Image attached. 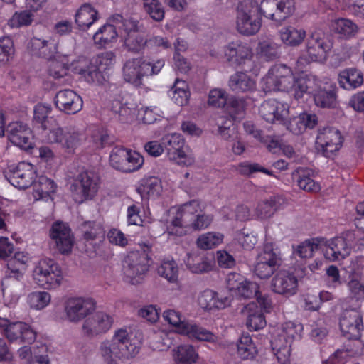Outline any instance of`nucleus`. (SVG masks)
<instances>
[{"instance_id": "nucleus-6", "label": "nucleus", "mask_w": 364, "mask_h": 364, "mask_svg": "<svg viewBox=\"0 0 364 364\" xmlns=\"http://www.w3.org/2000/svg\"><path fill=\"white\" fill-rule=\"evenodd\" d=\"M43 130L46 142L59 144L69 152L73 151L84 139V135L78 128L73 126L61 127L55 122Z\"/></svg>"}, {"instance_id": "nucleus-3", "label": "nucleus", "mask_w": 364, "mask_h": 364, "mask_svg": "<svg viewBox=\"0 0 364 364\" xmlns=\"http://www.w3.org/2000/svg\"><path fill=\"white\" fill-rule=\"evenodd\" d=\"M115 62V55L112 51L102 53L92 59L79 58L72 62L73 70L80 75L88 83L100 84L105 80L103 72L109 69Z\"/></svg>"}, {"instance_id": "nucleus-44", "label": "nucleus", "mask_w": 364, "mask_h": 364, "mask_svg": "<svg viewBox=\"0 0 364 364\" xmlns=\"http://www.w3.org/2000/svg\"><path fill=\"white\" fill-rule=\"evenodd\" d=\"M242 314L247 317L246 325L250 331H257L266 325L264 315L258 309L255 303L247 304L242 310Z\"/></svg>"}, {"instance_id": "nucleus-47", "label": "nucleus", "mask_w": 364, "mask_h": 364, "mask_svg": "<svg viewBox=\"0 0 364 364\" xmlns=\"http://www.w3.org/2000/svg\"><path fill=\"white\" fill-rule=\"evenodd\" d=\"M184 262L187 269L193 274H203L212 269L208 259L196 252L188 253Z\"/></svg>"}, {"instance_id": "nucleus-9", "label": "nucleus", "mask_w": 364, "mask_h": 364, "mask_svg": "<svg viewBox=\"0 0 364 364\" xmlns=\"http://www.w3.org/2000/svg\"><path fill=\"white\" fill-rule=\"evenodd\" d=\"M262 26V17L258 4L254 1H245L237 11L236 29L242 36H251L259 32Z\"/></svg>"}, {"instance_id": "nucleus-7", "label": "nucleus", "mask_w": 364, "mask_h": 364, "mask_svg": "<svg viewBox=\"0 0 364 364\" xmlns=\"http://www.w3.org/2000/svg\"><path fill=\"white\" fill-rule=\"evenodd\" d=\"M164 65L163 60L150 62L144 58H136L127 60L123 66L122 75L124 80L134 87L143 84V78L158 74Z\"/></svg>"}, {"instance_id": "nucleus-38", "label": "nucleus", "mask_w": 364, "mask_h": 364, "mask_svg": "<svg viewBox=\"0 0 364 364\" xmlns=\"http://www.w3.org/2000/svg\"><path fill=\"white\" fill-rule=\"evenodd\" d=\"M111 109L119 115L122 122L132 120L136 113V105L128 95H118L111 102Z\"/></svg>"}, {"instance_id": "nucleus-5", "label": "nucleus", "mask_w": 364, "mask_h": 364, "mask_svg": "<svg viewBox=\"0 0 364 364\" xmlns=\"http://www.w3.org/2000/svg\"><path fill=\"white\" fill-rule=\"evenodd\" d=\"M303 326L299 323L288 321L275 331L271 341L272 351L280 364H288L290 360L291 344L301 338Z\"/></svg>"}, {"instance_id": "nucleus-48", "label": "nucleus", "mask_w": 364, "mask_h": 364, "mask_svg": "<svg viewBox=\"0 0 364 364\" xmlns=\"http://www.w3.org/2000/svg\"><path fill=\"white\" fill-rule=\"evenodd\" d=\"M2 286L5 304L9 306L15 305L20 298L21 289V283L16 279L9 277L4 279Z\"/></svg>"}, {"instance_id": "nucleus-42", "label": "nucleus", "mask_w": 364, "mask_h": 364, "mask_svg": "<svg viewBox=\"0 0 364 364\" xmlns=\"http://www.w3.org/2000/svg\"><path fill=\"white\" fill-rule=\"evenodd\" d=\"M338 80L341 87L347 90H352L363 85V75L360 70L349 68L339 73Z\"/></svg>"}, {"instance_id": "nucleus-50", "label": "nucleus", "mask_w": 364, "mask_h": 364, "mask_svg": "<svg viewBox=\"0 0 364 364\" xmlns=\"http://www.w3.org/2000/svg\"><path fill=\"white\" fill-rule=\"evenodd\" d=\"M168 96L177 105H187L190 97L188 84L184 80L176 79L173 85L168 91Z\"/></svg>"}, {"instance_id": "nucleus-24", "label": "nucleus", "mask_w": 364, "mask_h": 364, "mask_svg": "<svg viewBox=\"0 0 364 364\" xmlns=\"http://www.w3.org/2000/svg\"><path fill=\"white\" fill-rule=\"evenodd\" d=\"M208 102L213 107H224L225 111L235 119L242 117L244 110L243 102L234 97L228 98L223 90L217 88L211 90Z\"/></svg>"}, {"instance_id": "nucleus-56", "label": "nucleus", "mask_w": 364, "mask_h": 364, "mask_svg": "<svg viewBox=\"0 0 364 364\" xmlns=\"http://www.w3.org/2000/svg\"><path fill=\"white\" fill-rule=\"evenodd\" d=\"M84 238L91 244L97 245L105 238V230L100 223H89L85 226Z\"/></svg>"}, {"instance_id": "nucleus-1", "label": "nucleus", "mask_w": 364, "mask_h": 364, "mask_svg": "<svg viewBox=\"0 0 364 364\" xmlns=\"http://www.w3.org/2000/svg\"><path fill=\"white\" fill-rule=\"evenodd\" d=\"M203 208L198 200H191L169 210L172 217L167 225L170 235L182 236L187 230L200 231L208 228L213 222L210 215L202 213Z\"/></svg>"}, {"instance_id": "nucleus-19", "label": "nucleus", "mask_w": 364, "mask_h": 364, "mask_svg": "<svg viewBox=\"0 0 364 364\" xmlns=\"http://www.w3.org/2000/svg\"><path fill=\"white\" fill-rule=\"evenodd\" d=\"M343 136L341 132L332 127L318 129L316 139V148L323 156L331 157L339 151L343 144Z\"/></svg>"}, {"instance_id": "nucleus-17", "label": "nucleus", "mask_w": 364, "mask_h": 364, "mask_svg": "<svg viewBox=\"0 0 364 364\" xmlns=\"http://www.w3.org/2000/svg\"><path fill=\"white\" fill-rule=\"evenodd\" d=\"M280 265V257L272 243L264 244L256 257L254 272L260 279L271 277Z\"/></svg>"}, {"instance_id": "nucleus-13", "label": "nucleus", "mask_w": 364, "mask_h": 364, "mask_svg": "<svg viewBox=\"0 0 364 364\" xmlns=\"http://www.w3.org/2000/svg\"><path fill=\"white\" fill-rule=\"evenodd\" d=\"M33 278L38 286L44 289H55L63 279L62 271L53 259L44 258L36 264Z\"/></svg>"}, {"instance_id": "nucleus-12", "label": "nucleus", "mask_w": 364, "mask_h": 364, "mask_svg": "<svg viewBox=\"0 0 364 364\" xmlns=\"http://www.w3.org/2000/svg\"><path fill=\"white\" fill-rule=\"evenodd\" d=\"M150 265V258L145 251H130L123 262L124 274L130 283L137 284L144 279Z\"/></svg>"}, {"instance_id": "nucleus-2", "label": "nucleus", "mask_w": 364, "mask_h": 364, "mask_svg": "<svg viewBox=\"0 0 364 364\" xmlns=\"http://www.w3.org/2000/svg\"><path fill=\"white\" fill-rule=\"evenodd\" d=\"M139 347L133 343L127 329L114 331L111 340H106L100 346V354L106 364H117L118 360L134 358Z\"/></svg>"}, {"instance_id": "nucleus-10", "label": "nucleus", "mask_w": 364, "mask_h": 364, "mask_svg": "<svg viewBox=\"0 0 364 364\" xmlns=\"http://www.w3.org/2000/svg\"><path fill=\"white\" fill-rule=\"evenodd\" d=\"M331 48V45L323 32L321 31L312 32L307 40L306 53L297 60L298 68L301 70L311 62H324Z\"/></svg>"}, {"instance_id": "nucleus-26", "label": "nucleus", "mask_w": 364, "mask_h": 364, "mask_svg": "<svg viewBox=\"0 0 364 364\" xmlns=\"http://www.w3.org/2000/svg\"><path fill=\"white\" fill-rule=\"evenodd\" d=\"M224 55L230 65L240 66L251 60L253 53L249 43L237 39L224 47Z\"/></svg>"}, {"instance_id": "nucleus-25", "label": "nucleus", "mask_w": 364, "mask_h": 364, "mask_svg": "<svg viewBox=\"0 0 364 364\" xmlns=\"http://www.w3.org/2000/svg\"><path fill=\"white\" fill-rule=\"evenodd\" d=\"M227 288L232 294L244 299H250L257 295L259 285L244 278L236 272L229 273L226 278Z\"/></svg>"}, {"instance_id": "nucleus-35", "label": "nucleus", "mask_w": 364, "mask_h": 364, "mask_svg": "<svg viewBox=\"0 0 364 364\" xmlns=\"http://www.w3.org/2000/svg\"><path fill=\"white\" fill-rule=\"evenodd\" d=\"M124 22L133 23L134 26L129 30L122 29L119 37L124 41V46L129 50L135 53L141 51L147 44V41L141 34L138 33L139 21L132 18H124Z\"/></svg>"}, {"instance_id": "nucleus-18", "label": "nucleus", "mask_w": 364, "mask_h": 364, "mask_svg": "<svg viewBox=\"0 0 364 364\" xmlns=\"http://www.w3.org/2000/svg\"><path fill=\"white\" fill-rule=\"evenodd\" d=\"M96 303L89 297H70L64 304L65 319L73 323L85 320L95 309Z\"/></svg>"}, {"instance_id": "nucleus-40", "label": "nucleus", "mask_w": 364, "mask_h": 364, "mask_svg": "<svg viewBox=\"0 0 364 364\" xmlns=\"http://www.w3.org/2000/svg\"><path fill=\"white\" fill-rule=\"evenodd\" d=\"M284 123V122H283ZM318 123L315 114L304 112L285 122L287 129L294 134L303 133L306 128L312 129Z\"/></svg>"}, {"instance_id": "nucleus-14", "label": "nucleus", "mask_w": 364, "mask_h": 364, "mask_svg": "<svg viewBox=\"0 0 364 364\" xmlns=\"http://www.w3.org/2000/svg\"><path fill=\"white\" fill-rule=\"evenodd\" d=\"M99 184V178L94 172H80L71 186L73 199L78 203L92 199L98 191Z\"/></svg>"}, {"instance_id": "nucleus-27", "label": "nucleus", "mask_w": 364, "mask_h": 364, "mask_svg": "<svg viewBox=\"0 0 364 364\" xmlns=\"http://www.w3.org/2000/svg\"><path fill=\"white\" fill-rule=\"evenodd\" d=\"M340 328L348 339H358L363 328L360 313L355 309H346L340 318Z\"/></svg>"}, {"instance_id": "nucleus-22", "label": "nucleus", "mask_w": 364, "mask_h": 364, "mask_svg": "<svg viewBox=\"0 0 364 364\" xmlns=\"http://www.w3.org/2000/svg\"><path fill=\"white\" fill-rule=\"evenodd\" d=\"M5 176L12 186L25 189L33 183L36 170L31 164L23 161L9 166Z\"/></svg>"}, {"instance_id": "nucleus-30", "label": "nucleus", "mask_w": 364, "mask_h": 364, "mask_svg": "<svg viewBox=\"0 0 364 364\" xmlns=\"http://www.w3.org/2000/svg\"><path fill=\"white\" fill-rule=\"evenodd\" d=\"M50 236L60 253L68 254L71 252L74 244L73 236L70 228L65 223H53L50 230Z\"/></svg>"}, {"instance_id": "nucleus-51", "label": "nucleus", "mask_w": 364, "mask_h": 364, "mask_svg": "<svg viewBox=\"0 0 364 364\" xmlns=\"http://www.w3.org/2000/svg\"><path fill=\"white\" fill-rule=\"evenodd\" d=\"M280 46L270 38L261 41L257 46V52L259 58L265 61H272L280 55Z\"/></svg>"}, {"instance_id": "nucleus-29", "label": "nucleus", "mask_w": 364, "mask_h": 364, "mask_svg": "<svg viewBox=\"0 0 364 364\" xmlns=\"http://www.w3.org/2000/svg\"><path fill=\"white\" fill-rule=\"evenodd\" d=\"M7 135L9 141L15 146L27 150L33 148V134L26 124L14 122L8 125Z\"/></svg>"}, {"instance_id": "nucleus-59", "label": "nucleus", "mask_w": 364, "mask_h": 364, "mask_svg": "<svg viewBox=\"0 0 364 364\" xmlns=\"http://www.w3.org/2000/svg\"><path fill=\"white\" fill-rule=\"evenodd\" d=\"M51 296L47 291H33L27 297L29 306L35 310H42L50 303Z\"/></svg>"}, {"instance_id": "nucleus-41", "label": "nucleus", "mask_w": 364, "mask_h": 364, "mask_svg": "<svg viewBox=\"0 0 364 364\" xmlns=\"http://www.w3.org/2000/svg\"><path fill=\"white\" fill-rule=\"evenodd\" d=\"M136 190L142 198L156 199L162 192V183L157 177L144 178L139 181Z\"/></svg>"}, {"instance_id": "nucleus-31", "label": "nucleus", "mask_w": 364, "mask_h": 364, "mask_svg": "<svg viewBox=\"0 0 364 364\" xmlns=\"http://www.w3.org/2000/svg\"><path fill=\"white\" fill-rule=\"evenodd\" d=\"M325 257L331 261L336 262L345 259L350 254L351 245L343 236L335 237L330 240H323Z\"/></svg>"}, {"instance_id": "nucleus-33", "label": "nucleus", "mask_w": 364, "mask_h": 364, "mask_svg": "<svg viewBox=\"0 0 364 364\" xmlns=\"http://www.w3.org/2000/svg\"><path fill=\"white\" fill-rule=\"evenodd\" d=\"M297 278L293 273L287 270H280L276 273L271 283L274 292L285 296H291L296 293Z\"/></svg>"}, {"instance_id": "nucleus-36", "label": "nucleus", "mask_w": 364, "mask_h": 364, "mask_svg": "<svg viewBox=\"0 0 364 364\" xmlns=\"http://www.w3.org/2000/svg\"><path fill=\"white\" fill-rule=\"evenodd\" d=\"M199 306L205 310L221 309L230 305V296L210 289L204 290L198 297Z\"/></svg>"}, {"instance_id": "nucleus-11", "label": "nucleus", "mask_w": 364, "mask_h": 364, "mask_svg": "<svg viewBox=\"0 0 364 364\" xmlns=\"http://www.w3.org/2000/svg\"><path fill=\"white\" fill-rule=\"evenodd\" d=\"M133 23L124 22L120 14H114L109 18L108 23L102 26L93 35L94 43L98 48L111 47L117 41L122 29H132Z\"/></svg>"}, {"instance_id": "nucleus-43", "label": "nucleus", "mask_w": 364, "mask_h": 364, "mask_svg": "<svg viewBox=\"0 0 364 364\" xmlns=\"http://www.w3.org/2000/svg\"><path fill=\"white\" fill-rule=\"evenodd\" d=\"M313 173L311 169L300 167L293 172L292 177L301 189L309 192H318L321 187L312 178Z\"/></svg>"}, {"instance_id": "nucleus-54", "label": "nucleus", "mask_w": 364, "mask_h": 364, "mask_svg": "<svg viewBox=\"0 0 364 364\" xmlns=\"http://www.w3.org/2000/svg\"><path fill=\"white\" fill-rule=\"evenodd\" d=\"M144 12L153 21L161 22L165 16V9L159 0H142Z\"/></svg>"}, {"instance_id": "nucleus-64", "label": "nucleus", "mask_w": 364, "mask_h": 364, "mask_svg": "<svg viewBox=\"0 0 364 364\" xmlns=\"http://www.w3.org/2000/svg\"><path fill=\"white\" fill-rule=\"evenodd\" d=\"M162 112L157 107H144L139 111V115L141 117L145 124H153L161 117Z\"/></svg>"}, {"instance_id": "nucleus-20", "label": "nucleus", "mask_w": 364, "mask_h": 364, "mask_svg": "<svg viewBox=\"0 0 364 364\" xmlns=\"http://www.w3.org/2000/svg\"><path fill=\"white\" fill-rule=\"evenodd\" d=\"M114 318L109 314L99 311L89 315L82 325V334L90 338L102 336L112 327Z\"/></svg>"}, {"instance_id": "nucleus-63", "label": "nucleus", "mask_w": 364, "mask_h": 364, "mask_svg": "<svg viewBox=\"0 0 364 364\" xmlns=\"http://www.w3.org/2000/svg\"><path fill=\"white\" fill-rule=\"evenodd\" d=\"M318 249V240L312 239L301 243L294 253L301 258H309L313 256L315 251Z\"/></svg>"}, {"instance_id": "nucleus-46", "label": "nucleus", "mask_w": 364, "mask_h": 364, "mask_svg": "<svg viewBox=\"0 0 364 364\" xmlns=\"http://www.w3.org/2000/svg\"><path fill=\"white\" fill-rule=\"evenodd\" d=\"M33 185V196L35 200H47L50 198V195L55 191L56 185L54 181L46 176H41L37 181H34Z\"/></svg>"}, {"instance_id": "nucleus-58", "label": "nucleus", "mask_w": 364, "mask_h": 364, "mask_svg": "<svg viewBox=\"0 0 364 364\" xmlns=\"http://www.w3.org/2000/svg\"><path fill=\"white\" fill-rule=\"evenodd\" d=\"M223 235L219 232H208L200 235L197 240L198 247L202 250H210L222 243Z\"/></svg>"}, {"instance_id": "nucleus-60", "label": "nucleus", "mask_w": 364, "mask_h": 364, "mask_svg": "<svg viewBox=\"0 0 364 364\" xmlns=\"http://www.w3.org/2000/svg\"><path fill=\"white\" fill-rule=\"evenodd\" d=\"M333 28L341 38H350L354 36L358 31L357 25L352 21L346 18H341L336 21L333 25Z\"/></svg>"}, {"instance_id": "nucleus-62", "label": "nucleus", "mask_w": 364, "mask_h": 364, "mask_svg": "<svg viewBox=\"0 0 364 364\" xmlns=\"http://www.w3.org/2000/svg\"><path fill=\"white\" fill-rule=\"evenodd\" d=\"M15 53L13 41L9 36L0 38V64H5L13 58Z\"/></svg>"}, {"instance_id": "nucleus-28", "label": "nucleus", "mask_w": 364, "mask_h": 364, "mask_svg": "<svg viewBox=\"0 0 364 364\" xmlns=\"http://www.w3.org/2000/svg\"><path fill=\"white\" fill-rule=\"evenodd\" d=\"M260 116L269 123H282L289 114V105L287 103L270 99L264 101L259 107Z\"/></svg>"}, {"instance_id": "nucleus-16", "label": "nucleus", "mask_w": 364, "mask_h": 364, "mask_svg": "<svg viewBox=\"0 0 364 364\" xmlns=\"http://www.w3.org/2000/svg\"><path fill=\"white\" fill-rule=\"evenodd\" d=\"M162 142L169 160L182 166H189L194 162V158L188 148L185 147V141L181 134H167L163 137Z\"/></svg>"}, {"instance_id": "nucleus-39", "label": "nucleus", "mask_w": 364, "mask_h": 364, "mask_svg": "<svg viewBox=\"0 0 364 364\" xmlns=\"http://www.w3.org/2000/svg\"><path fill=\"white\" fill-rule=\"evenodd\" d=\"M228 86L236 93L248 92L255 90L256 81L246 72L237 71L230 75Z\"/></svg>"}, {"instance_id": "nucleus-23", "label": "nucleus", "mask_w": 364, "mask_h": 364, "mask_svg": "<svg viewBox=\"0 0 364 364\" xmlns=\"http://www.w3.org/2000/svg\"><path fill=\"white\" fill-rule=\"evenodd\" d=\"M260 15L275 21H282L294 11V0H262L258 5Z\"/></svg>"}, {"instance_id": "nucleus-32", "label": "nucleus", "mask_w": 364, "mask_h": 364, "mask_svg": "<svg viewBox=\"0 0 364 364\" xmlns=\"http://www.w3.org/2000/svg\"><path fill=\"white\" fill-rule=\"evenodd\" d=\"M55 105L60 111L73 114L82 109L83 102L81 97L75 92L65 89L57 92Z\"/></svg>"}, {"instance_id": "nucleus-4", "label": "nucleus", "mask_w": 364, "mask_h": 364, "mask_svg": "<svg viewBox=\"0 0 364 364\" xmlns=\"http://www.w3.org/2000/svg\"><path fill=\"white\" fill-rule=\"evenodd\" d=\"M295 84L294 97L297 100L303 97L305 93L312 94L316 106L323 108H331L336 106V93L331 85H323L318 79L312 75H301Z\"/></svg>"}, {"instance_id": "nucleus-8", "label": "nucleus", "mask_w": 364, "mask_h": 364, "mask_svg": "<svg viewBox=\"0 0 364 364\" xmlns=\"http://www.w3.org/2000/svg\"><path fill=\"white\" fill-rule=\"evenodd\" d=\"M301 75L297 77L293 75L290 68L284 65H276L272 66L262 78V83L266 92L271 91H289L291 90L295 94V84Z\"/></svg>"}, {"instance_id": "nucleus-15", "label": "nucleus", "mask_w": 364, "mask_h": 364, "mask_svg": "<svg viewBox=\"0 0 364 364\" xmlns=\"http://www.w3.org/2000/svg\"><path fill=\"white\" fill-rule=\"evenodd\" d=\"M109 163L117 170L130 173L139 170L142 166L144 158L137 151L116 146L111 151Z\"/></svg>"}, {"instance_id": "nucleus-61", "label": "nucleus", "mask_w": 364, "mask_h": 364, "mask_svg": "<svg viewBox=\"0 0 364 364\" xmlns=\"http://www.w3.org/2000/svg\"><path fill=\"white\" fill-rule=\"evenodd\" d=\"M218 122V132L225 140L231 141L237 139V130L235 124L232 119L221 117Z\"/></svg>"}, {"instance_id": "nucleus-37", "label": "nucleus", "mask_w": 364, "mask_h": 364, "mask_svg": "<svg viewBox=\"0 0 364 364\" xmlns=\"http://www.w3.org/2000/svg\"><path fill=\"white\" fill-rule=\"evenodd\" d=\"M28 48L33 55L44 58L51 59L60 57L58 55L57 44L51 38L33 37L28 42Z\"/></svg>"}, {"instance_id": "nucleus-34", "label": "nucleus", "mask_w": 364, "mask_h": 364, "mask_svg": "<svg viewBox=\"0 0 364 364\" xmlns=\"http://www.w3.org/2000/svg\"><path fill=\"white\" fill-rule=\"evenodd\" d=\"M178 333L186 336L191 340L210 343L218 341L216 335L193 321H183L179 326Z\"/></svg>"}, {"instance_id": "nucleus-49", "label": "nucleus", "mask_w": 364, "mask_h": 364, "mask_svg": "<svg viewBox=\"0 0 364 364\" xmlns=\"http://www.w3.org/2000/svg\"><path fill=\"white\" fill-rule=\"evenodd\" d=\"M98 19V13L90 4H83L75 14V23L82 30L89 28Z\"/></svg>"}, {"instance_id": "nucleus-21", "label": "nucleus", "mask_w": 364, "mask_h": 364, "mask_svg": "<svg viewBox=\"0 0 364 364\" xmlns=\"http://www.w3.org/2000/svg\"><path fill=\"white\" fill-rule=\"evenodd\" d=\"M0 329L10 341H20L31 344L36 338L35 331L24 322H11L6 318H0Z\"/></svg>"}, {"instance_id": "nucleus-57", "label": "nucleus", "mask_w": 364, "mask_h": 364, "mask_svg": "<svg viewBox=\"0 0 364 364\" xmlns=\"http://www.w3.org/2000/svg\"><path fill=\"white\" fill-rule=\"evenodd\" d=\"M52 111V106L46 103H38L33 108V120L41 124V128L48 127L49 124L55 122L54 120L48 118Z\"/></svg>"}, {"instance_id": "nucleus-52", "label": "nucleus", "mask_w": 364, "mask_h": 364, "mask_svg": "<svg viewBox=\"0 0 364 364\" xmlns=\"http://www.w3.org/2000/svg\"><path fill=\"white\" fill-rule=\"evenodd\" d=\"M178 266L173 258L164 259L157 267V274L170 283L178 282Z\"/></svg>"}, {"instance_id": "nucleus-53", "label": "nucleus", "mask_w": 364, "mask_h": 364, "mask_svg": "<svg viewBox=\"0 0 364 364\" xmlns=\"http://www.w3.org/2000/svg\"><path fill=\"white\" fill-rule=\"evenodd\" d=\"M198 353L191 345H182L173 350V359L176 364H193Z\"/></svg>"}, {"instance_id": "nucleus-55", "label": "nucleus", "mask_w": 364, "mask_h": 364, "mask_svg": "<svg viewBox=\"0 0 364 364\" xmlns=\"http://www.w3.org/2000/svg\"><path fill=\"white\" fill-rule=\"evenodd\" d=\"M237 347V354L242 359L253 358L257 353V347L249 335H242Z\"/></svg>"}, {"instance_id": "nucleus-45", "label": "nucleus", "mask_w": 364, "mask_h": 364, "mask_svg": "<svg viewBox=\"0 0 364 364\" xmlns=\"http://www.w3.org/2000/svg\"><path fill=\"white\" fill-rule=\"evenodd\" d=\"M282 42L287 46L296 47L301 44L306 37V31L293 26H285L279 31Z\"/></svg>"}]
</instances>
